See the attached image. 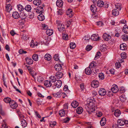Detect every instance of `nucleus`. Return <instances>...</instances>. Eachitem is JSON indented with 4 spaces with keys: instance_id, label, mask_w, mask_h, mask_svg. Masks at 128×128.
<instances>
[{
    "instance_id": "nucleus-48",
    "label": "nucleus",
    "mask_w": 128,
    "mask_h": 128,
    "mask_svg": "<svg viewBox=\"0 0 128 128\" xmlns=\"http://www.w3.org/2000/svg\"><path fill=\"white\" fill-rule=\"evenodd\" d=\"M39 44L38 43H36V44H34V41L32 40L30 43V45L31 46L33 47L34 46H37Z\"/></svg>"
},
{
    "instance_id": "nucleus-44",
    "label": "nucleus",
    "mask_w": 128,
    "mask_h": 128,
    "mask_svg": "<svg viewBox=\"0 0 128 128\" xmlns=\"http://www.w3.org/2000/svg\"><path fill=\"white\" fill-rule=\"evenodd\" d=\"M37 81L40 82H42L44 80L43 78L40 76H38L37 77Z\"/></svg>"
},
{
    "instance_id": "nucleus-11",
    "label": "nucleus",
    "mask_w": 128,
    "mask_h": 128,
    "mask_svg": "<svg viewBox=\"0 0 128 128\" xmlns=\"http://www.w3.org/2000/svg\"><path fill=\"white\" fill-rule=\"evenodd\" d=\"M36 12L39 14H42L44 12V9L43 7L39 6L38 7L36 10Z\"/></svg>"
},
{
    "instance_id": "nucleus-31",
    "label": "nucleus",
    "mask_w": 128,
    "mask_h": 128,
    "mask_svg": "<svg viewBox=\"0 0 128 128\" xmlns=\"http://www.w3.org/2000/svg\"><path fill=\"white\" fill-rule=\"evenodd\" d=\"M44 58L46 60H50L51 59V56L50 54H47L44 56Z\"/></svg>"
},
{
    "instance_id": "nucleus-17",
    "label": "nucleus",
    "mask_w": 128,
    "mask_h": 128,
    "mask_svg": "<svg viewBox=\"0 0 128 128\" xmlns=\"http://www.w3.org/2000/svg\"><path fill=\"white\" fill-rule=\"evenodd\" d=\"M90 10L93 12H94L97 11V8L94 4L90 6Z\"/></svg>"
},
{
    "instance_id": "nucleus-24",
    "label": "nucleus",
    "mask_w": 128,
    "mask_h": 128,
    "mask_svg": "<svg viewBox=\"0 0 128 128\" xmlns=\"http://www.w3.org/2000/svg\"><path fill=\"white\" fill-rule=\"evenodd\" d=\"M38 18L39 20L41 21L45 19L44 16L42 14H41L38 15Z\"/></svg>"
},
{
    "instance_id": "nucleus-23",
    "label": "nucleus",
    "mask_w": 128,
    "mask_h": 128,
    "mask_svg": "<svg viewBox=\"0 0 128 128\" xmlns=\"http://www.w3.org/2000/svg\"><path fill=\"white\" fill-rule=\"evenodd\" d=\"M83 111V109L81 107L78 108L76 110L77 113L79 114H81Z\"/></svg>"
},
{
    "instance_id": "nucleus-10",
    "label": "nucleus",
    "mask_w": 128,
    "mask_h": 128,
    "mask_svg": "<svg viewBox=\"0 0 128 128\" xmlns=\"http://www.w3.org/2000/svg\"><path fill=\"white\" fill-rule=\"evenodd\" d=\"M26 63L29 64H31L33 63V61L30 57H26L25 58Z\"/></svg>"
},
{
    "instance_id": "nucleus-25",
    "label": "nucleus",
    "mask_w": 128,
    "mask_h": 128,
    "mask_svg": "<svg viewBox=\"0 0 128 128\" xmlns=\"http://www.w3.org/2000/svg\"><path fill=\"white\" fill-rule=\"evenodd\" d=\"M112 14L114 16H117L119 14V12L117 9H114L112 10Z\"/></svg>"
},
{
    "instance_id": "nucleus-33",
    "label": "nucleus",
    "mask_w": 128,
    "mask_h": 128,
    "mask_svg": "<svg viewBox=\"0 0 128 128\" xmlns=\"http://www.w3.org/2000/svg\"><path fill=\"white\" fill-rule=\"evenodd\" d=\"M123 31L126 34L128 33V26L125 25L123 28Z\"/></svg>"
},
{
    "instance_id": "nucleus-53",
    "label": "nucleus",
    "mask_w": 128,
    "mask_h": 128,
    "mask_svg": "<svg viewBox=\"0 0 128 128\" xmlns=\"http://www.w3.org/2000/svg\"><path fill=\"white\" fill-rule=\"evenodd\" d=\"M103 73H101L99 74L98 76L100 79L102 80L104 78V76Z\"/></svg>"
},
{
    "instance_id": "nucleus-9",
    "label": "nucleus",
    "mask_w": 128,
    "mask_h": 128,
    "mask_svg": "<svg viewBox=\"0 0 128 128\" xmlns=\"http://www.w3.org/2000/svg\"><path fill=\"white\" fill-rule=\"evenodd\" d=\"M10 106L12 108L16 109L18 106L17 104L14 101H12L10 104Z\"/></svg>"
},
{
    "instance_id": "nucleus-61",
    "label": "nucleus",
    "mask_w": 128,
    "mask_h": 128,
    "mask_svg": "<svg viewBox=\"0 0 128 128\" xmlns=\"http://www.w3.org/2000/svg\"><path fill=\"white\" fill-rule=\"evenodd\" d=\"M116 9H118V10H120L122 8V7L120 6V4H118L116 5Z\"/></svg>"
},
{
    "instance_id": "nucleus-63",
    "label": "nucleus",
    "mask_w": 128,
    "mask_h": 128,
    "mask_svg": "<svg viewBox=\"0 0 128 128\" xmlns=\"http://www.w3.org/2000/svg\"><path fill=\"white\" fill-rule=\"evenodd\" d=\"M70 120V118L67 117L64 120L63 122L65 123H68Z\"/></svg>"
},
{
    "instance_id": "nucleus-8",
    "label": "nucleus",
    "mask_w": 128,
    "mask_h": 128,
    "mask_svg": "<svg viewBox=\"0 0 128 128\" xmlns=\"http://www.w3.org/2000/svg\"><path fill=\"white\" fill-rule=\"evenodd\" d=\"M91 85L92 86L93 88H96L99 85V82L97 80H94L92 82Z\"/></svg>"
},
{
    "instance_id": "nucleus-51",
    "label": "nucleus",
    "mask_w": 128,
    "mask_h": 128,
    "mask_svg": "<svg viewBox=\"0 0 128 128\" xmlns=\"http://www.w3.org/2000/svg\"><path fill=\"white\" fill-rule=\"evenodd\" d=\"M126 53L125 52H123L120 54V56L122 59H125L126 58Z\"/></svg>"
},
{
    "instance_id": "nucleus-45",
    "label": "nucleus",
    "mask_w": 128,
    "mask_h": 128,
    "mask_svg": "<svg viewBox=\"0 0 128 128\" xmlns=\"http://www.w3.org/2000/svg\"><path fill=\"white\" fill-rule=\"evenodd\" d=\"M61 92H57L56 93H54L53 94V96L55 97H60L61 96V95L60 94Z\"/></svg>"
},
{
    "instance_id": "nucleus-36",
    "label": "nucleus",
    "mask_w": 128,
    "mask_h": 128,
    "mask_svg": "<svg viewBox=\"0 0 128 128\" xmlns=\"http://www.w3.org/2000/svg\"><path fill=\"white\" fill-rule=\"evenodd\" d=\"M66 112L63 110H60L59 112V114L61 117L65 115Z\"/></svg>"
},
{
    "instance_id": "nucleus-55",
    "label": "nucleus",
    "mask_w": 128,
    "mask_h": 128,
    "mask_svg": "<svg viewBox=\"0 0 128 128\" xmlns=\"http://www.w3.org/2000/svg\"><path fill=\"white\" fill-rule=\"evenodd\" d=\"M92 48V46L90 45H88L86 48V49L87 51L90 50Z\"/></svg>"
},
{
    "instance_id": "nucleus-50",
    "label": "nucleus",
    "mask_w": 128,
    "mask_h": 128,
    "mask_svg": "<svg viewBox=\"0 0 128 128\" xmlns=\"http://www.w3.org/2000/svg\"><path fill=\"white\" fill-rule=\"evenodd\" d=\"M122 39L124 41H126L128 40V36L126 34H124L122 36Z\"/></svg>"
},
{
    "instance_id": "nucleus-64",
    "label": "nucleus",
    "mask_w": 128,
    "mask_h": 128,
    "mask_svg": "<svg viewBox=\"0 0 128 128\" xmlns=\"http://www.w3.org/2000/svg\"><path fill=\"white\" fill-rule=\"evenodd\" d=\"M115 65L116 68H118L120 66V62H116V63Z\"/></svg>"
},
{
    "instance_id": "nucleus-18",
    "label": "nucleus",
    "mask_w": 128,
    "mask_h": 128,
    "mask_svg": "<svg viewBox=\"0 0 128 128\" xmlns=\"http://www.w3.org/2000/svg\"><path fill=\"white\" fill-rule=\"evenodd\" d=\"M85 72L86 74L88 75L90 74L92 72V71L91 70V68L90 67H87L86 68L85 70Z\"/></svg>"
},
{
    "instance_id": "nucleus-43",
    "label": "nucleus",
    "mask_w": 128,
    "mask_h": 128,
    "mask_svg": "<svg viewBox=\"0 0 128 128\" xmlns=\"http://www.w3.org/2000/svg\"><path fill=\"white\" fill-rule=\"evenodd\" d=\"M4 101L6 103H10L11 101V99L9 97L6 98L4 99Z\"/></svg>"
},
{
    "instance_id": "nucleus-46",
    "label": "nucleus",
    "mask_w": 128,
    "mask_h": 128,
    "mask_svg": "<svg viewBox=\"0 0 128 128\" xmlns=\"http://www.w3.org/2000/svg\"><path fill=\"white\" fill-rule=\"evenodd\" d=\"M120 89L119 92L120 93H124L126 91V90L124 87H121L120 88Z\"/></svg>"
},
{
    "instance_id": "nucleus-32",
    "label": "nucleus",
    "mask_w": 128,
    "mask_h": 128,
    "mask_svg": "<svg viewBox=\"0 0 128 128\" xmlns=\"http://www.w3.org/2000/svg\"><path fill=\"white\" fill-rule=\"evenodd\" d=\"M118 124L119 126H122L125 124L124 121L120 119L118 120L117 121Z\"/></svg>"
},
{
    "instance_id": "nucleus-30",
    "label": "nucleus",
    "mask_w": 128,
    "mask_h": 128,
    "mask_svg": "<svg viewBox=\"0 0 128 128\" xmlns=\"http://www.w3.org/2000/svg\"><path fill=\"white\" fill-rule=\"evenodd\" d=\"M25 10L27 11L30 12L32 9L31 6L29 5H28L26 6L24 8Z\"/></svg>"
},
{
    "instance_id": "nucleus-54",
    "label": "nucleus",
    "mask_w": 128,
    "mask_h": 128,
    "mask_svg": "<svg viewBox=\"0 0 128 128\" xmlns=\"http://www.w3.org/2000/svg\"><path fill=\"white\" fill-rule=\"evenodd\" d=\"M72 22V20H68L66 21V25L67 28L71 24V22Z\"/></svg>"
},
{
    "instance_id": "nucleus-22",
    "label": "nucleus",
    "mask_w": 128,
    "mask_h": 128,
    "mask_svg": "<svg viewBox=\"0 0 128 128\" xmlns=\"http://www.w3.org/2000/svg\"><path fill=\"white\" fill-rule=\"evenodd\" d=\"M78 105V102L76 101H73L71 104V105L74 108H76Z\"/></svg>"
},
{
    "instance_id": "nucleus-52",
    "label": "nucleus",
    "mask_w": 128,
    "mask_h": 128,
    "mask_svg": "<svg viewBox=\"0 0 128 128\" xmlns=\"http://www.w3.org/2000/svg\"><path fill=\"white\" fill-rule=\"evenodd\" d=\"M96 24L99 26H102L104 25V24L102 21H99L96 22Z\"/></svg>"
},
{
    "instance_id": "nucleus-60",
    "label": "nucleus",
    "mask_w": 128,
    "mask_h": 128,
    "mask_svg": "<svg viewBox=\"0 0 128 128\" xmlns=\"http://www.w3.org/2000/svg\"><path fill=\"white\" fill-rule=\"evenodd\" d=\"M34 15L33 12H32L29 14V18L30 19H32L34 17Z\"/></svg>"
},
{
    "instance_id": "nucleus-28",
    "label": "nucleus",
    "mask_w": 128,
    "mask_h": 128,
    "mask_svg": "<svg viewBox=\"0 0 128 128\" xmlns=\"http://www.w3.org/2000/svg\"><path fill=\"white\" fill-rule=\"evenodd\" d=\"M46 33L48 36H50L53 33V31L52 30L47 29L46 32Z\"/></svg>"
},
{
    "instance_id": "nucleus-16",
    "label": "nucleus",
    "mask_w": 128,
    "mask_h": 128,
    "mask_svg": "<svg viewBox=\"0 0 128 128\" xmlns=\"http://www.w3.org/2000/svg\"><path fill=\"white\" fill-rule=\"evenodd\" d=\"M6 10L7 12H9L12 9V6L10 4H6L5 6Z\"/></svg>"
},
{
    "instance_id": "nucleus-59",
    "label": "nucleus",
    "mask_w": 128,
    "mask_h": 128,
    "mask_svg": "<svg viewBox=\"0 0 128 128\" xmlns=\"http://www.w3.org/2000/svg\"><path fill=\"white\" fill-rule=\"evenodd\" d=\"M19 53L20 54H24L26 53V51L22 49H21L19 50Z\"/></svg>"
},
{
    "instance_id": "nucleus-39",
    "label": "nucleus",
    "mask_w": 128,
    "mask_h": 128,
    "mask_svg": "<svg viewBox=\"0 0 128 128\" xmlns=\"http://www.w3.org/2000/svg\"><path fill=\"white\" fill-rule=\"evenodd\" d=\"M50 81L52 82H55L56 81V77L54 76H51L49 78Z\"/></svg>"
},
{
    "instance_id": "nucleus-15",
    "label": "nucleus",
    "mask_w": 128,
    "mask_h": 128,
    "mask_svg": "<svg viewBox=\"0 0 128 128\" xmlns=\"http://www.w3.org/2000/svg\"><path fill=\"white\" fill-rule=\"evenodd\" d=\"M54 83V86L58 88H60L62 84V82L60 80H57Z\"/></svg>"
},
{
    "instance_id": "nucleus-56",
    "label": "nucleus",
    "mask_w": 128,
    "mask_h": 128,
    "mask_svg": "<svg viewBox=\"0 0 128 128\" xmlns=\"http://www.w3.org/2000/svg\"><path fill=\"white\" fill-rule=\"evenodd\" d=\"M100 55V52H98L96 54L94 58L95 60H96L99 58Z\"/></svg>"
},
{
    "instance_id": "nucleus-37",
    "label": "nucleus",
    "mask_w": 128,
    "mask_h": 128,
    "mask_svg": "<svg viewBox=\"0 0 128 128\" xmlns=\"http://www.w3.org/2000/svg\"><path fill=\"white\" fill-rule=\"evenodd\" d=\"M120 114V111L118 110H116L114 112L115 116L117 117L119 116Z\"/></svg>"
},
{
    "instance_id": "nucleus-35",
    "label": "nucleus",
    "mask_w": 128,
    "mask_h": 128,
    "mask_svg": "<svg viewBox=\"0 0 128 128\" xmlns=\"http://www.w3.org/2000/svg\"><path fill=\"white\" fill-rule=\"evenodd\" d=\"M67 14L69 15V17H71L73 16L72 11L71 9H68L67 11Z\"/></svg>"
},
{
    "instance_id": "nucleus-20",
    "label": "nucleus",
    "mask_w": 128,
    "mask_h": 128,
    "mask_svg": "<svg viewBox=\"0 0 128 128\" xmlns=\"http://www.w3.org/2000/svg\"><path fill=\"white\" fill-rule=\"evenodd\" d=\"M44 85L46 87H50L52 85V84L50 81L46 80L44 82Z\"/></svg>"
},
{
    "instance_id": "nucleus-1",
    "label": "nucleus",
    "mask_w": 128,
    "mask_h": 128,
    "mask_svg": "<svg viewBox=\"0 0 128 128\" xmlns=\"http://www.w3.org/2000/svg\"><path fill=\"white\" fill-rule=\"evenodd\" d=\"M87 102L85 106V108L88 114H90L95 110V101L94 98H92L90 99H88Z\"/></svg>"
},
{
    "instance_id": "nucleus-2",
    "label": "nucleus",
    "mask_w": 128,
    "mask_h": 128,
    "mask_svg": "<svg viewBox=\"0 0 128 128\" xmlns=\"http://www.w3.org/2000/svg\"><path fill=\"white\" fill-rule=\"evenodd\" d=\"M60 22L58 20H56V24L58 25V29L60 32H62L64 30V24L60 23Z\"/></svg>"
},
{
    "instance_id": "nucleus-14",
    "label": "nucleus",
    "mask_w": 128,
    "mask_h": 128,
    "mask_svg": "<svg viewBox=\"0 0 128 128\" xmlns=\"http://www.w3.org/2000/svg\"><path fill=\"white\" fill-rule=\"evenodd\" d=\"M98 93L101 96H104L106 94V90L104 88H100L99 91Z\"/></svg>"
},
{
    "instance_id": "nucleus-27",
    "label": "nucleus",
    "mask_w": 128,
    "mask_h": 128,
    "mask_svg": "<svg viewBox=\"0 0 128 128\" xmlns=\"http://www.w3.org/2000/svg\"><path fill=\"white\" fill-rule=\"evenodd\" d=\"M106 122V119L105 118H102L101 120L100 123L101 126H103L105 124Z\"/></svg>"
},
{
    "instance_id": "nucleus-6",
    "label": "nucleus",
    "mask_w": 128,
    "mask_h": 128,
    "mask_svg": "<svg viewBox=\"0 0 128 128\" xmlns=\"http://www.w3.org/2000/svg\"><path fill=\"white\" fill-rule=\"evenodd\" d=\"M63 75V72L62 71L57 72L56 74V76L58 79H60L62 78Z\"/></svg>"
},
{
    "instance_id": "nucleus-21",
    "label": "nucleus",
    "mask_w": 128,
    "mask_h": 128,
    "mask_svg": "<svg viewBox=\"0 0 128 128\" xmlns=\"http://www.w3.org/2000/svg\"><path fill=\"white\" fill-rule=\"evenodd\" d=\"M97 4L98 7L101 8L103 6L104 4V3L102 0H99L97 2Z\"/></svg>"
},
{
    "instance_id": "nucleus-3",
    "label": "nucleus",
    "mask_w": 128,
    "mask_h": 128,
    "mask_svg": "<svg viewBox=\"0 0 128 128\" xmlns=\"http://www.w3.org/2000/svg\"><path fill=\"white\" fill-rule=\"evenodd\" d=\"M20 18L21 19V20H19V22H22L21 20H24L27 17V15L26 14L23 12H20Z\"/></svg>"
},
{
    "instance_id": "nucleus-47",
    "label": "nucleus",
    "mask_w": 128,
    "mask_h": 128,
    "mask_svg": "<svg viewBox=\"0 0 128 128\" xmlns=\"http://www.w3.org/2000/svg\"><path fill=\"white\" fill-rule=\"evenodd\" d=\"M76 46V45L74 43L71 42L70 44V48L72 49L74 48Z\"/></svg>"
},
{
    "instance_id": "nucleus-29",
    "label": "nucleus",
    "mask_w": 128,
    "mask_h": 128,
    "mask_svg": "<svg viewBox=\"0 0 128 128\" xmlns=\"http://www.w3.org/2000/svg\"><path fill=\"white\" fill-rule=\"evenodd\" d=\"M96 66V63L94 62H92L90 63V64L89 67L90 68L92 69V68H94Z\"/></svg>"
},
{
    "instance_id": "nucleus-42",
    "label": "nucleus",
    "mask_w": 128,
    "mask_h": 128,
    "mask_svg": "<svg viewBox=\"0 0 128 128\" xmlns=\"http://www.w3.org/2000/svg\"><path fill=\"white\" fill-rule=\"evenodd\" d=\"M120 99L121 101L123 102H125L126 100L125 96L123 95H122L120 97Z\"/></svg>"
},
{
    "instance_id": "nucleus-13",
    "label": "nucleus",
    "mask_w": 128,
    "mask_h": 128,
    "mask_svg": "<svg viewBox=\"0 0 128 128\" xmlns=\"http://www.w3.org/2000/svg\"><path fill=\"white\" fill-rule=\"evenodd\" d=\"M12 15L13 17L16 19H18L20 17V14L16 12H13Z\"/></svg>"
},
{
    "instance_id": "nucleus-34",
    "label": "nucleus",
    "mask_w": 128,
    "mask_h": 128,
    "mask_svg": "<svg viewBox=\"0 0 128 128\" xmlns=\"http://www.w3.org/2000/svg\"><path fill=\"white\" fill-rule=\"evenodd\" d=\"M120 50H124L126 49V45L125 43H123L121 44L120 46Z\"/></svg>"
},
{
    "instance_id": "nucleus-40",
    "label": "nucleus",
    "mask_w": 128,
    "mask_h": 128,
    "mask_svg": "<svg viewBox=\"0 0 128 128\" xmlns=\"http://www.w3.org/2000/svg\"><path fill=\"white\" fill-rule=\"evenodd\" d=\"M32 58L35 61H38V55L36 54H34L32 56Z\"/></svg>"
},
{
    "instance_id": "nucleus-4",
    "label": "nucleus",
    "mask_w": 128,
    "mask_h": 128,
    "mask_svg": "<svg viewBox=\"0 0 128 128\" xmlns=\"http://www.w3.org/2000/svg\"><path fill=\"white\" fill-rule=\"evenodd\" d=\"M111 90L114 93H116L118 90V86L116 84L113 85L111 88Z\"/></svg>"
},
{
    "instance_id": "nucleus-19",
    "label": "nucleus",
    "mask_w": 128,
    "mask_h": 128,
    "mask_svg": "<svg viewBox=\"0 0 128 128\" xmlns=\"http://www.w3.org/2000/svg\"><path fill=\"white\" fill-rule=\"evenodd\" d=\"M63 4V2L62 0H57L56 2V5L59 8L62 6Z\"/></svg>"
},
{
    "instance_id": "nucleus-62",
    "label": "nucleus",
    "mask_w": 128,
    "mask_h": 128,
    "mask_svg": "<svg viewBox=\"0 0 128 128\" xmlns=\"http://www.w3.org/2000/svg\"><path fill=\"white\" fill-rule=\"evenodd\" d=\"M68 38V35L66 34H64L62 36V38L64 40H67Z\"/></svg>"
},
{
    "instance_id": "nucleus-38",
    "label": "nucleus",
    "mask_w": 128,
    "mask_h": 128,
    "mask_svg": "<svg viewBox=\"0 0 128 128\" xmlns=\"http://www.w3.org/2000/svg\"><path fill=\"white\" fill-rule=\"evenodd\" d=\"M41 3L40 0H34L33 4L36 6H39Z\"/></svg>"
},
{
    "instance_id": "nucleus-5",
    "label": "nucleus",
    "mask_w": 128,
    "mask_h": 128,
    "mask_svg": "<svg viewBox=\"0 0 128 128\" xmlns=\"http://www.w3.org/2000/svg\"><path fill=\"white\" fill-rule=\"evenodd\" d=\"M55 70L57 71H60L62 69V67L61 64H57L55 65L54 67Z\"/></svg>"
},
{
    "instance_id": "nucleus-49",
    "label": "nucleus",
    "mask_w": 128,
    "mask_h": 128,
    "mask_svg": "<svg viewBox=\"0 0 128 128\" xmlns=\"http://www.w3.org/2000/svg\"><path fill=\"white\" fill-rule=\"evenodd\" d=\"M2 123V128H8V126L6 125L5 120H3Z\"/></svg>"
},
{
    "instance_id": "nucleus-12",
    "label": "nucleus",
    "mask_w": 128,
    "mask_h": 128,
    "mask_svg": "<svg viewBox=\"0 0 128 128\" xmlns=\"http://www.w3.org/2000/svg\"><path fill=\"white\" fill-rule=\"evenodd\" d=\"M104 39L106 41H108L111 38V36L108 34H104L102 36Z\"/></svg>"
},
{
    "instance_id": "nucleus-57",
    "label": "nucleus",
    "mask_w": 128,
    "mask_h": 128,
    "mask_svg": "<svg viewBox=\"0 0 128 128\" xmlns=\"http://www.w3.org/2000/svg\"><path fill=\"white\" fill-rule=\"evenodd\" d=\"M54 60L56 61H58L59 60V57L58 54H55L54 57Z\"/></svg>"
},
{
    "instance_id": "nucleus-26",
    "label": "nucleus",
    "mask_w": 128,
    "mask_h": 128,
    "mask_svg": "<svg viewBox=\"0 0 128 128\" xmlns=\"http://www.w3.org/2000/svg\"><path fill=\"white\" fill-rule=\"evenodd\" d=\"M21 126L23 128H24L27 126V123L26 121L24 119L21 120Z\"/></svg>"
},
{
    "instance_id": "nucleus-7",
    "label": "nucleus",
    "mask_w": 128,
    "mask_h": 128,
    "mask_svg": "<svg viewBox=\"0 0 128 128\" xmlns=\"http://www.w3.org/2000/svg\"><path fill=\"white\" fill-rule=\"evenodd\" d=\"M96 34H93L91 37V39L94 41H96L99 40L100 37Z\"/></svg>"
},
{
    "instance_id": "nucleus-58",
    "label": "nucleus",
    "mask_w": 128,
    "mask_h": 128,
    "mask_svg": "<svg viewBox=\"0 0 128 128\" xmlns=\"http://www.w3.org/2000/svg\"><path fill=\"white\" fill-rule=\"evenodd\" d=\"M96 114L97 116L98 117H100L102 116V112H101L100 111L97 112Z\"/></svg>"
},
{
    "instance_id": "nucleus-41",
    "label": "nucleus",
    "mask_w": 128,
    "mask_h": 128,
    "mask_svg": "<svg viewBox=\"0 0 128 128\" xmlns=\"http://www.w3.org/2000/svg\"><path fill=\"white\" fill-rule=\"evenodd\" d=\"M18 9L20 12H21L24 10V8L20 4H18L17 5Z\"/></svg>"
}]
</instances>
